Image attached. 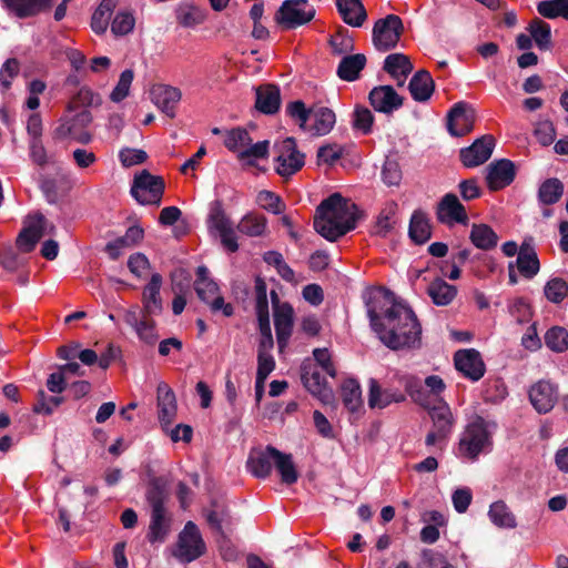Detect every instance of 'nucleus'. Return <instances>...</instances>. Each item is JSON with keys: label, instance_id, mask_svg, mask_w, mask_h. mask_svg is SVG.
Returning a JSON list of instances; mask_svg holds the SVG:
<instances>
[{"label": "nucleus", "instance_id": "nucleus-37", "mask_svg": "<svg viewBox=\"0 0 568 568\" xmlns=\"http://www.w3.org/2000/svg\"><path fill=\"white\" fill-rule=\"evenodd\" d=\"M384 70L397 81L398 85H403L406 77L413 71V64L407 55L393 53L386 57Z\"/></svg>", "mask_w": 568, "mask_h": 568}, {"label": "nucleus", "instance_id": "nucleus-63", "mask_svg": "<svg viewBox=\"0 0 568 568\" xmlns=\"http://www.w3.org/2000/svg\"><path fill=\"white\" fill-rule=\"evenodd\" d=\"M473 499L471 490L468 487L458 488L453 493L452 501L457 513H465Z\"/></svg>", "mask_w": 568, "mask_h": 568}, {"label": "nucleus", "instance_id": "nucleus-53", "mask_svg": "<svg viewBox=\"0 0 568 568\" xmlns=\"http://www.w3.org/2000/svg\"><path fill=\"white\" fill-rule=\"evenodd\" d=\"M545 343L552 352H566L568 349V331L559 326L551 327L545 335Z\"/></svg>", "mask_w": 568, "mask_h": 568}, {"label": "nucleus", "instance_id": "nucleus-40", "mask_svg": "<svg viewBox=\"0 0 568 568\" xmlns=\"http://www.w3.org/2000/svg\"><path fill=\"white\" fill-rule=\"evenodd\" d=\"M469 239L471 243L479 250L489 251L498 243V235L487 224H473Z\"/></svg>", "mask_w": 568, "mask_h": 568}, {"label": "nucleus", "instance_id": "nucleus-17", "mask_svg": "<svg viewBox=\"0 0 568 568\" xmlns=\"http://www.w3.org/2000/svg\"><path fill=\"white\" fill-rule=\"evenodd\" d=\"M45 232L47 221L44 216L40 213L29 215L17 237L18 250L23 253L31 252Z\"/></svg>", "mask_w": 568, "mask_h": 568}, {"label": "nucleus", "instance_id": "nucleus-6", "mask_svg": "<svg viewBox=\"0 0 568 568\" xmlns=\"http://www.w3.org/2000/svg\"><path fill=\"white\" fill-rule=\"evenodd\" d=\"M416 383L417 381L415 378L408 377L406 379V392L415 403L428 409L433 422V428L439 429L440 432L450 435L456 419L449 405L444 400H439L438 404L432 405L430 396L426 395L423 389L414 388V384Z\"/></svg>", "mask_w": 568, "mask_h": 568}, {"label": "nucleus", "instance_id": "nucleus-38", "mask_svg": "<svg viewBox=\"0 0 568 568\" xmlns=\"http://www.w3.org/2000/svg\"><path fill=\"white\" fill-rule=\"evenodd\" d=\"M366 65V57L362 53L344 57L338 67L337 75L344 81H355Z\"/></svg>", "mask_w": 568, "mask_h": 568}, {"label": "nucleus", "instance_id": "nucleus-35", "mask_svg": "<svg viewBox=\"0 0 568 568\" xmlns=\"http://www.w3.org/2000/svg\"><path fill=\"white\" fill-rule=\"evenodd\" d=\"M408 89L415 101L426 102L434 92L435 83L429 72L419 70L410 79Z\"/></svg>", "mask_w": 568, "mask_h": 568}, {"label": "nucleus", "instance_id": "nucleus-30", "mask_svg": "<svg viewBox=\"0 0 568 568\" xmlns=\"http://www.w3.org/2000/svg\"><path fill=\"white\" fill-rule=\"evenodd\" d=\"M159 420L164 432H168L176 416V400L172 389L164 383L158 386Z\"/></svg>", "mask_w": 568, "mask_h": 568}, {"label": "nucleus", "instance_id": "nucleus-18", "mask_svg": "<svg viewBox=\"0 0 568 568\" xmlns=\"http://www.w3.org/2000/svg\"><path fill=\"white\" fill-rule=\"evenodd\" d=\"M302 382L306 389L316 396L324 404L333 402L334 395L332 388L327 385L321 369L312 363H304L302 366Z\"/></svg>", "mask_w": 568, "mask_h": 568}, {"label": "nucleus", "instance_id": "nucleus-10", "mask_svg": "<svg viewBox=\"0 0 568 568\" xmlns=\"http://www.w3.org/2000/svg\"><path fill=\"white\" fill-rule=\"evenodd\" d=\"M163 191V179L146 170L135 175L131 186L132 196L142 205H160Z\"/></svg>", "mask_w": 568, "mask_h": 568}, {"label": "nucleus", "instance_id": "nucleus-48", "mask_svg": "<svg viewBox=\"0 0 568 568\" xmlns=\"http://www.w3.org/2000/svg\"><path fill=\"white\" fill-rule=\"evenodd\" d=\"M564 193V184L556 178L547 179L538 190V200L541 204L551 205L557 203Z\"/></svg>", "mask_w": 568, "mask_h": 568}, {"label": "nucleus", "instance_id": "nucleus-33", "mask_svg": "<svg viewBox=\"0 0 568 568\" xmlns=\"http://www.w3.org/2000/svg\"><path fill=\"white\" fill-rule=\"evenodd\" d=\"M2 2L18 18H28L50 9L54 0H2Z\"/></svg>", "mask_w": 568, "mask_h": 568}, {"label": "nucleus", "instance_id": "nucleus-23", "mask_svg": "<svg viewBox=\"0 0 568 568\" xmlns=\"http://www.w3.org/2000/svg\"><path fill=\"white\" fill-rule=\"evenodd\" d=\"M474 111L464 102L456 103L447 115V129L454 136H463L473 130Z\"/></svg>", "mask_w": 568, "mask_h": 568}, {"label": "nucleus", "instance_id": "nucleus-24", "mask_svg": "<svg viewBox=\"0 0 568 568\" xmlns=\"http://www.w3.org/2000/svg\"><path fill=\"white\" fill-rule=\"evenodd\" d=\"M368 99L375 111L385 114H390L403 105V98L390 85L375 87Z\"/></svg>", "mask_w": 568, "mask_h": 568}, {"label": "nucleus", "instance_id": "nucleus-58", "mask_svg": "<svg viewBox=\"0 0 568 568\" xmlns=\"http://www.w3.org/2000/svg\"><path fill=\"white\" fill-rule=\"evenodd\" d=\"M19 73V62L17 59H8L0 70V90L6 92L10 89L12 80Z\"/></svg>", "mask_w": 568, "mask_h": 568}, {"label": "nucleus", "instance_id": "nucleus-51", "mask_svg": "<svg viewBox=\"0 0 568 568\" xmlns=\"http://www.w3.org/2000/svg\"><path fill=\"white\" fill-rule=\"evenodd\" d=\"M409 235L418 244L425 243L430 237V225L422 212H415L410 219Z\"/></svg>", "mask_w": 568, "mask_h": 568}, {"label": "nucleus", "instance_id": "nucleus-41", "mask_svg": "<svg viewBox=\"0 0 568 568\" xmlns=\"http://www.w3.org/2000/svg\"><path fill=\"white\" fill-rule=\"evenodd\" d=\"M275 455V467L281 476L283 484L293 485L298 479V471L291 454H285L278 449H270Z\"/></svg>", "mask_w": 568, "mask_h": 568}, {"label": "nucleus", "instance_id": "nucleus-25", "mask_svg": "<svg viewBox=\"0 0 568 568\" xmlns=\"http://www.w3.org/2000/svg\"><path fill=\"white\" fill-rule=\"evenodd\" d=\"M529 399L538 413L546 414L557 402V387L549 381H538L529 389Z\"/></svg>", "mask_w": 568, "mask_h": 568}, {"label": "nucleus", "instance_id": "nucleus-39", "mask_svg": "<svg viewBox=\"0 0 568 568\" xmlns=\"http://www.w3.org/2000/svg\"><path fill=\"white\" fill-rule=\"evenodd\" d=\"M168 527L163 504L160 500H154L152 503L149 540L151 542L163 540L168 534Z\"/></svg>", "mask_w": 568, "mask_h": 568}, {"label": "nucleus", "instance_id": "nucleus-3", "mask_svg": "<svg viewBox=\"0 0 568 568\" xmlns=\"http://www.w3.org/2000/svg\"><path fill=\"white\" fill-rule=\"evenodd\" d=\"M255 311L258 321L260 341L257 347V386L265 383L268 375L275 368V361L271 351L274 347V341L270 324L268 303L266 294V284L261 278L255 282Z\"/></svg>", "mask_w": 568, "mask_h": 568}, {"label": "nucleus", "instance_id": "nucleus-9", "mask_svg": "<svg viewBox=\"0 0 568 568\" xmlns=\"http://www.w3.org/2000/svg\"><path fill=\"white\" fill-rule=\"evenodd\" d=\"M274 170L282 178H290L298 172L304 163L305 156L297 149L293 138H286L274 144Z\"/></svg>", "mask_w": 568, "mask_h": 568}, {"label": "nucleus", "instance_id": "nucleus-15", "mask_svg": "<svg viewBox=\"0 0 568 568\" xmlns=\"http://www.w3.org/2000/svg\"><path fill=\"white\" fill-rule=\"evenodd\" d=\"M204 551L205 542L197 526L193 521H187L179 535L174 556L183 562H191L202 556Z\"/></svg>", "mask_w": 568, "mask_h": 568}, {"label": "nucleus", "instance_id": "nucleus-64", "mask_svg": "<svg viewBox=\"0 0 568 568\" xmlns=\"http://www.w3.org/2000/svg\"><path fill=\"white\" fill-rule=\"evenodd\" d=\"M119 158L123 166L130 168L143 163L148 155L143 150L128 148L120 151Z\"/></svg>", "mask_w": 568, "mask_h": 568}, {"label": "nucleus", "instance_id": "nucleus-59", "mask_svg": "<svg viewBox=\"0 0 568 568\" xmlns=\"http://www.w3.org/2000/svg\"><path fill=\"white\" fill-rule=\"evenodd\" d=\"M374 122L373 113L364 106H357L353 113V126L356 130L362 131L367 134L372 130V125Z\"/></svg>", "mask_w": 568, "mask_h": 568}, {"label": "nucleus", "instance_id": "nucleus-44", "mask_svg": "<svg viewBox=\"0 0 568 568\" xmlns=\"http://www.w3.org/2000/svg\"><path fill=\"white\" fill-rule=\"evenodd\" d=\"M488 517L490 521L499 528L513 529L517 526L515 515L503 500L495 501L490 505Z\"/></svg>", "mask_w": 568, "mask_h": 568}, {"label": "nucleus", "instance_id": "nucleus-26", "mask_svg": "<svg viewBox=\"0 0 568 568\" xmlns=\"http://www.w3.org/2000/svg\"><path fill=\"white\" fill-rule=\"evenodd\" d=\"M456 369L465 377L476 382L484 376L485 365L475 349L458 351L454 357Z\"/></svg>", "mask_w": 568, "mask_h": 568}, {"label": "nucleus", "instance_id": "nucleus-62", "mask_svg": "<svg viewBox=\"0 0 568 568\" xmlns=\"http://www.w3.org/2000/svg\"><path fill=\"white\" fill-rule=\"evenodd\" d=\"M63 398L59 396L47 397L44 392L41 390L39 393V400L36 404L33 410L39 414L50 415L53 412L54 407H58L62 404Z\"/></svg>", "mask_w": 568, "mask_h": 568}, {"label": "nucleus", "instance_id": "nucleus-22", "mask_svg": "<svg viewBox=\"0 0 568 568\" xmlns=\"http://www.w3.org/2000/svg\"><path fill=\"white\" fill-rule=\"evenodd\" d=\"M495 139L493 135H483L470 146L460 150V161L466 168H475L485 163L493 153Z\"/></svg>", "mask_w": 568, "mask_h": 568}, {"label": "nucleus", "instance_id": "nucleus-45", "mask_svg": "<svg viewBox=\"0 0 568 568\" xmlns=\"http://www.w3.org/2000/svg\"><path fill=\"white\" fill-rule=\"evenodd\" d=\"M397 204L393 201L387 202L377 216L373 227V233L378 236H386L393 230L396 223Z\"/></svg>", "mask_w": 568, "mask_h": 568}, {"label": "nucleus", "instance_id": "nucleus-50", "mask_svg": "<svg viewBox=\"0 0 568 568\" xmlns=\"http://www.w3.org/2000/svg\"><path fill=\"white\" fill-rule=\"evenodd\" d=\"M342 398L349 412H357L363 406L361 385L355 379H347L342 385Z\"/></svg>", "mask_w": 568, "mask_h": 568}, {"label": "nucleus", "instance_id": "nucleus-46", "mask_svg": "<svg viewBox=\"0 0 568 568\" xmlns=\"http://www.w3.org/2000/svg\"><path fill=\"white\" fill-rule=\"evenodd\" d=\"M118 2L119 0H102L92 14L91 28L97 34H102L106 31L112 11Z\"/></svg>", "mask_w": 568, "mask_h": 568}, {"label": "nucleus", "instance_id": "nucleus-12", "mask_svg": "<svg viewBox=\"0 0 568 568\" xmlns=\"http://www.w3.org/2000/svg\"><path fill=\"white\" fill-rule=\"evenodd\" d=\"M404 31L402 19L396 14H388L378 19L373 27V44L378 51H388L395 48Z\"/></svg>", "mask_w": 568, "mask_h": 568}, {"label": "nucleus", "instance_id": "nucleus-7", "mask_svg": "<svg viewBox=\"0 0 568 568\" xmlns=\"http://www.w3.org/2000/svg\"><path fill=\"white\" fill-rule=\"evenodd\" d=\"M224 144L230 151L237 153L240 160L248 164L266 158L270 146L267 140L252 144L248 132L241 128L229 131Z\"/></svg>", "mask_w": 568, "mask_h": 568}, {"label": "nucleus", "instance_id": "nucleus-43", "mask_svg": "<svg viewBox=\"0 0 568 568\" xmlns=\"http://www.w3.org/2000/svg\"><path fill=\"white\" fill-rule=\"evenodd\" d=\"M427 293L434 304L438 306H446L455 298L457 288L442 278H436L429 284Z\"/></svg>", "mask_w": 568, "mask_h": 568}, {"label": "nucleus", "instance_id": "nucleus-34", "mask_svg": "<svg viewBox=\"0 0 568 568\" xmlns=\"http://www.w3.org/2000/svg\"><path fill=\"white\" fill-rule=\"evenodd\" d=\"M336 7L343 21L351 27L359 28L367 19L361 0H336Z\"/></svg>", "mask_w": 568, "mask_h": 568}, {"label": "nucleus", "instance_id": "nucleus-13", "mask_svg": "<svg viewBox=\"0 0 568 568\" xmlns=\"http://www.w3.org/2000/svg\"><path fill=\"white\" fill-rule=\"evenodd\" d=\"M315 13L314 6L307 0H285L276 12L275 20L287 29H294L308 23Z\"/></svg>", "mask_w": 568, "mask_h": 568}, {"label": "nucleus", "instance_id": "nucleus-32", "mask_svg": "<svg viewBox=\"0 0 568 568\" xmlns=\"http://www.w3.org/2000/svg\"><path fill=\"white\" fill-rule=\"evenodd\" d=\"M275 449L273 446H267L265 449H252L247 458L248 471L257 478H266L275 465V455L270 452Z\"/></svg>", "mask_w": 568, "mask_h": 568}, {"label": "nucleus", "instance_id": "nucleus-54", "mask_svg": "<svg viewBox=\"0 0 568 568\" xmlns=\"http://www.w3.org/2000/svg\"><path fill=\"white\" fill-rule=\"evenodd\" d=\"M544 293L549 302L558 304L568 295V283L560 277L550 278L544 287Z\"/></svg>", "mask_w": 568, "mask_h": 568}, {"label": "nucleus", "instance_id": "nucleus-60", "mask_svg": "<svg viewBox=\"0 0 568 568\" xmlns=\"http://www.w3.org/2000/svg\"><path fill=\"white\" fill-rule=\"evenodd\" d=\"M382 179L389 186H397L402 181V170L397 161L387 159L382 169Z\"/></svg>", "mask_w": 568, "mask_h": 568}, {"label": "nucleus", "instance_id": "nucleus-4", "mask_svg": "<svg viewBox=\"0 0 568 568\" xmlns=\"http://www.w3.org/2000/svg\"><path fill=\"white\" fill-rule=\"evenodd\" d=\"M286 113L302 130L316 136L328 134L336 123V115L333 110L326 106L307 109L304 102L300 100L288 103Z\"/></svg>", "mask_w": 568, "mask_h": 568}, {"label": "nucleus", "instance_id": "nucleus-61", "mask_svg": "<svg viewBox=\"0 0 568 568\" xmlns=\"http://www.w3.org/2000/svg\"><path fill=\"white\" fill-rule=\"evenodd\" d=\"M315 365L331 377H335L336 371L327 348H315L313 351Z\"/></svg>", "mask_w": 568, "mask_h": 568}, {"label": "nucleus", "instance_id": "nucleus-42", "mask_svg": "<svg viewBox=\"0 0 568 568\" xmlns=\"http://www.w3.org/2000/svg\"><path fill=\"white\" fill-rule=\"evenodd\" d=\"M207 12L192 3H182L176 9V20L184 28H194L206 20Z\"/></svg>", "mask_w": 568, "mask_h": 568}, {"label": "nucleus", "instance_id": "nucleus-47", "mask_svg": "<svg viewBox=\"0 0 568 568\" xmlns=\"http://www.w3.org/2000/svg\"><path fill=\"white\" fill-rule=\"evenodd\" d=\"M409 376H404L400 379L405 386H406V379ZM412 377L417 381V383L414 384V388L423 389L426 393V395L430 396L432 405L438 404L439 400H443L440 398V394L445 390L446 385L442 377H439L437 375H430V376L426 377L425 382H424L425 388L420 385V382L417 377H415V376H412Z\"/></svg>", "mask_w": 568, "mask_h": 568}, {"label": "nucleus", "instance_id": "nucleus-28", "mask_svg": "<svg viewBox=\"0 0 568 568\" xmlns=\"http://www.w3.org/2000/svg\"><path fill=\"white\" fill-rule=\"evenodd\" d=\"M162 276L159 273H154L150 282L143 288L141 314H145V316H156L161 314L163 310L162 298L160 296Z\"/></svg>", "mask_w": 568, "mask_h": 568}, {"label": "nucleus", "instance_id": "nucleus-52", "mask_svg": "<svg viewBox=\"0 0 568 568\" xmlns=\"http://www.w3.org/2000/svg\"><path fill=\"white\" fill-rule=\"evenodd\" d=\"M528 31L540 50L550 48L551 33L550 26L547 22L534 19L528 27Z\"/></svg>", "mask_w": 568, "mask_h": 568}, {"label": "nucleus", "instance_id": "nucleus-19", "mask_svg": "<svg viewBox=\"0 0 568 568\" xmlns=\"http://www.w3.org/2000/svg\"><path fill=\"white\" fill-rule=\"evenodd\" d=\"M152 317L145 316V314H142V317H140L138 306H132L123 313L124 322L134 329L140 341L148 345H154L159 338L156 324Z\"/></svg>", "mask_w": 568, "mask_h": 568}, {"label": "nucleus", "instance_id": "nucleus-16", "mask_svg": "<svg viewBox=\"0 0 568 568\" xmlns=\"http://www.w3.org/2000/svg\"><path fill=\"white\" fill-rule=\"evenodd\" d=\"M273 303L274 326L277 345L282 352L288 344L294 325V310L288 303H281L275 291L271 292Z\"/></svg>", "mask_w": 568, "mask_h": 568}, {"label": "nucleus", "instance_id": "nucleus-27", "mask_svg": "<svg viewBox=\"0 0 568 568\" xmlns=\"http://www.w3.org/2000/svg\"><path fill=\"white\" fill-rule=\"evenodd\" d=\"M516 263L518 271L524 277L530 280L538 274L540 263L535 250V241L532 236H526L524 239L519 247Z\"/></svg>", "mask_w": 568, "mask_h": 568}, {"label": "nucleus", "instance_id": "nucleus-1", "mask_svg": "<svg viewBox=\"0 0 568 568\" xmlns=\"http://www.w3.org/2000/svg\"><path fill=\"white\" fill-rule=\"evenodd\" d=\"M366 307L371 326L386 347L396 351L420 345L422 326L416 314L390 292L372 293Z\"/></svg>", "mask_w": 568, "mask_h": 568}, {"label": "nucleus", "instance_id": "nucleus-49", "mask_svg": "<svg viewBox=\"0 0 568 568\" xmlns=\"http://www.w3.org/2000/svg\"><path fill=\"white\" fill-rule=\"evenodd\" d=\"M237 230L251 237L261 236L266 231V219L256 213H247L239 222Z\"/></svg>", "mask_w": 568, "mask_h": 568}, {"label": "nucleus", "instance_id": "nucleus-57", "mask_svg": "<svg viewBox=\"0 0 568 568\" xmlns=\"http://www.w3.org/2000/svg\"><path fill=\"white\" fill-rule=\"evenodd\" d=\"M256 201L262 209L267 210L274 214H280L284 210V204L280 196L271 191L264 190L258 192Z\"/></svg>", "mask_w": 568, "mask_h": 568}, {"label": "nucleus", "instance_id": "nucleus-36", "mask_svg": "<svg viewBox=\"0 0 568 568\" xmlns=\"http://www.w3.org/2000/svg\"><path fill=\"white\" fill-rule=\"evenodd\" d=\"M281 94L278 87L265 84L256 89L255 106L265 114H273L280 109Z\"/></svg>", "mask_w": 568, "mask_h": 568}, {"label": "nucleus", "instance_id": "nucleus-21", "mask_svg": "<svg viewBox=\"0 0 568 568\" xmlns=\"http://www.w3.org/2000/svg\"><path fill=\"white\" fill-rule=\"evenodd\" d=\"M436 216L440 223L446 225H454L456 223L467 224L468 222L465 206L453 193H448L442 197L436 207Z\"/></svg>", "mask_w": 568, "mask_h": 568}, {"label": "nucleus", "instance_id": "nucleus-56", "mask_svg": "<svg viewBox=\"0 0 568 568\" xmlns=\"http://www.w3.org/2000/svg\"><path fill=\"white\" fill-rule=\"evenodd\" d=\"M135 24V19L131 12L120 11L114 17L111 30L115 36H124L132 32Z\"/></svg>", "mask_w": 568, "mask_h": 568}, {"label": "nucleus", "instance_id": "nucleus-55", "mask_svg": "<svg viewBox=\"0 0 568 568\" xmlns=\"http://www.w3.org/2000/svg\"><path fill=\"white\" fill-rule=\"evenodd\" d=\"M133 79H134L133 71L131 69L124 70L120 74L119 81L110 94L111 101L119 103L122 100H124L130 93V88H131Z\"/></svg>", "mask_w": 568, "mask_h": 568}, {"label": "nucleus", "instance_id": "nucleus-20", "mask_svg": "<svg viewBox=\"0 0 568 568\" xmlns=\"http://www.w3.org/2000/svg\"><path fill=\"white\" fill-rule=\"evenodd\" d=\"M406 399L403 392L395 387H383L375 378L368 381L367 403L372 409H384L392 404H399Z\"/></svg>", "mask_w": 568, "mask_h": 568}, {"label": "nucleus", "instance_id": "nucleus-11", "mask_svg": "<svg viewBox=\"0 0 568 568\" xmlns=\"http://www.w3.org/2000/svg\"><path fill=\"white\" fill-rule=\"evenodd\" d=\"M92 120L91 112L83 109L70 118H63L57 126L54 134L58 139H69L88 144L92 141V134L88 131Z\"/></svg>", "mask_w": 568, "mask_h": 568}, {"label": "nucleus", "instance_id": "nucleus-29", "mask_svg": "<svg viewBox=\"0 0 568 568\" xmlns=\"http://www.w3.org/2000/svg\"><path fill=\"white\" fill-rule=\"evenodd\" d=\"M181 98L180 89L171 85L159 84L152 89L154 104L171 119L176 114V108Z\"/></svg>", "mask_w": 568, "mask_h": 568}, {"label": "nucleus", "instance_id": "nucleus-2", "mask_svg": "<svg viewBox=\"0 0 568 568\" xmlns=\"http://www.w3.org/2000/svg\"><path fill=\"white\" fill-rule=\"evenodd\" d=\"M356 225V205L334 193L317 207L314 227L326 240L333 242Z\"/></svg>", "mask_w": 568, "mask_h": 568}, {"label": "nucleus", "instance_id": "nucleus-5", "mask_svg": "<svg viewBox=\"0 0 568 568\" xmlns=\"http://www.w3.org/2000/svg\"><path fill=\"white\" fill-rule=\"evenodd\" d=\"M493 428L483 417H475L460 434L458 455L469 460H476L480 454L490 452Z\"/></svg>", "mask_w": 568, "mask_h": 568}, {"label": "nucleus", "instance_id": "nucleus-14", "mask_svg": "<svg viewBox=\"0 0 568 568\" xmlns=\"http://www.w3.org/2000/svg\"><path fill=\"white\" fill-rule=\"evenodd\" d=\"M210 233L219 235L223 247L231 253L239 250L237 237L232 221L225 214L222 205L215 203L207 217Z\"/></svg>", "mask_w": 568, "mask_h": 568}, {"label": "nucleus", "instance_id": "nucleus-8", "mask_svg": "<svg viewBox=\"0 0 568 568\" xmlns=\"http://www.w3.org/2000/svg\"><path fill=\"white\" fill-rule=\"evenodd\" d=\"M194 288L200 300L206 303L213 313L221 312L226 317L233 315V305L231 303H226L219 294V286L210 277L209 270L205 266L197 267Z\"/></svg>", "mask_w": 568, "mask_h": 568}, {"label": "nucleus", "instance_id": "nucleus-31", "mask_svg": "<svg viewBox=\"0 0 568 568\" xmlns=\"http://www.w3.org/2000/svg\"><path fill=\"white\" fill-rule=\"evenodd\" d=\"M515 178V166L509 160H499L488 166L487 184L493 191L509 185Z\"/></svg>", "mask_w": 568, "mask_h": 568}]
</instances>
